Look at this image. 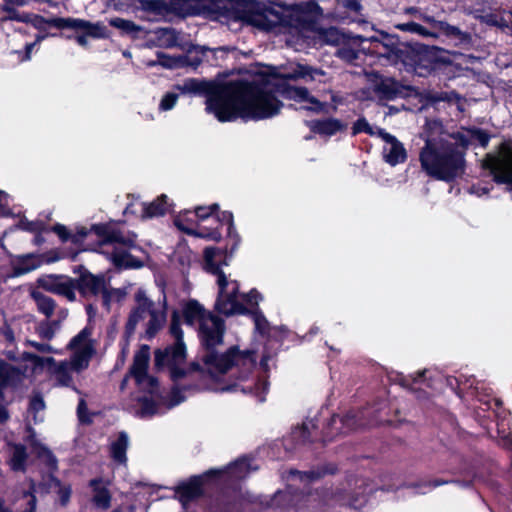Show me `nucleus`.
Here are the masks:
<instances>
[{
  "instance_id": "obj_1",
  "label": "nucleus",
  "mask_w": 512,
  "mask_h": 512,
  "mask_svg": "<svg viewBox=\"0 0 512 512\" xmlns=\"http://www.w3.org/2000/svg\"><path fill=\"white\" fill-rule=\"evenodd\" d=\"M182 94L206 95V111L220 122L263 120L279 114L283 106L261 85L247 81L217 86L212 82L188 79L175 87Z\"/></svg>"
},
{
  "instance_id": "obj_2",
  "label": "nucleus",
  "mask_w": 512,
  "mask_h": 512,
  "mask_svg": "<svg viewBox=\"0 0 512 512\" xmlns=\"http://www.w3.org/2000/svg\"><path fill=\"white\" fill-rule=\"evenodd\" d=\"M226 331L225 322L216 315L204 317L198 327L201 343L200 359L203 369L212 377L231 372L241 382H245L255 367L254 353L249 350L240 351L231 346L221 351Z\"/></svg>"
},
{
  "instance_id": "obj_3",
  "label": "nucleus",
  "mask_w": 512,
  "mask_h": 512,
  "mask_svg": "<svg viewBox=\"0 0 512 512\" xmlns=\"http://www.w3.org/2000/svg\"><path fill=\"white\" fill-rule=\"evenodd\" d=\"M422 171L429 177L452 182L461 177L466 168L465 156L452 133L429 134L419 152Z\"/></svg>"
},
{
  "instance_id": "obj_4",
  "label": "nucleus",
  "mask_w": 512,
  "mask_h": 512,
  "mask_svg": "<svg viewBox=\"0 0 512 512\" xmlns=\"http://www.w3.org/2000/svg\"><path fill=\"white\" fill-rule=\"evenodd\" d=\"M90 337L91 329L85 327L70 340L68 348L73 352L68 360L56 361L53 357H40L32 353H25L24 359L35 367L47 365L54 386L74 388L73 374H79L87 369L95 353Z\"/></svg>"
},
{
  "instance_id": "obj_5",
  "label": "nucleus",
  "mask_w": 512,
  "mask_h": 512,
  "mask_svg": "<svg viewBox=\"0 0 512 512\" xmlns=\"http://www.w3.org/2000/svg\"><path fill=\"white\" fill-rule=\"evenodd\" d=\"M101 238L99 252L107 255L114 266L121 269L144 267L148 254L136 245V234L125 232L114 224H95L91 228Z\"/></svg>"
},
{
  "instance_id": "obj_6",
  "label": "nucleus",
  "mask_w": 512,
  "mask_h": 512,
  "mask_svg": "<svg viewBox=\"0 0 512 512\" xmlns=\"http://www.w3.org/2000/svg\"><path fill=\"white\" fill-rule=\"evenodd\" d=\"M278 0H244L242 19L264 31L295 35L305 23L294 10L280 6Z\"/></svg>"
},
{
  "instance_id": "obj_7",
  "label": "nucleus",
  "mask_w": 512,
  "mask_h": 512,
  "mask_svg": "<svg viewBox=\"0 0 512 512\" xmlns=\"http://www.w3.org/2000/svg\"><path fill=\"white\" fill-rule=\"evenodd\" d=\"M278 0H244L242 19L264 31L295 35L305 23L294 10L280 6Z\"/></svg>"
},
{
  "instance_id": "obj_8",
  "label": "nucleus",
  "mask_w": 512,
  "mask_h": 512,
  "mask_svg": "<svg viewBox=\"0 0 512 512\" xmlns=\"http://www.w3.org/2000/svg\"><path fill=\"white\" fill-rule=\"evenodd\" d=\"M132 307L126 325L125 334L131 336L138 326L144 330V338L152 339L164 327L167 321V298L163 292L162 298L154 302L144 288H138L134 293Z\"/></svg>"
},
{
  "instance_id": "obj_9",
  "label": "nucleus",
  "mask_w": 512,
  "mask_h": 512,
  "mask_svg": "<svg viewBox=\"0 0 512 512\" xmlns=\"http://www.w3.org/2000/svg\"><path fill=\"white\" fill-rule=\"evenodd\" d=\"M353 479H348L336 487L315 492H307L296 503L299 512H326L330 507H349L361 509L366 504V496L362 491L353 490Z\"/></svg>"
},
{
  "instance_id": "obj_10",
  "label": "nucleus",
  "mask_w": 512,
  "mask_h": 512,
  "mask_svg": "<svg viewBox=\"0 0 512 512\" xmlns=\"http://www.w3.org/2000/svg\"><path fill=\"white\" fill-rule=\"evenodd\" d=\"M227 255L220 249L207 247L204 250V268L216 275L219 287L218 297L215 302V310L225 316L235 313H244L245 309L237 299L239 284L235 280H228L220 270L221 265H227Z\"/></svg>"
},
{
  "instance_id": "obj_11",
  "label": "nucleus",
  "mask_w": 512,
  "mask_h": 512,
  "mask_svg": "<svg viewBox=\"0 0 512 512\" xmlns=\"http://www.w3.org/2000/svg\"><path fill=\"white\" fill-rule=\"evenodd\" d=\"M218 209L219 205L216 203L207 207L199 206L195 209V215L201 222L210 221L211 223H215L216 227H208L199 224L195 229L187 228L182 225L180 218H176L174 220V223L180 230L186 232L188 235H193L196 237L206 238L214 241H219L222 237V234L219 231V226L227 225L228 236L238 241L239 237L234 227L233 214L229 211H222L220 213H216Z\"/></svg>"
},
{
  "instance_id": "obj_12",
  "label": "nucleus",
  "mask_w": 512,
  "mask_h": 512,
  "mask_svg": "<svg viewBox=\"0 0 512 512\" xmlns=\"http://www.w3.org/2000/svg\"><path fill=\"white\" fill-rule=\"evenodd\" d=\"M482 168L489 171L497 184H505L512 190V144L503 142L487 153L482 160Z\"/></svg>"
},
{
  "instance_id": "obj_13",
  "label": "nucleus",
  "mask_w": 512,
  "mask_h": 512,
  "mask_svg": "<svg viewBox=\"0 0 512 512\" xmlns=\"http://www.w3.org/2000/svg\"><path fill=\"white\" fill-rule=\"evenodd\" d=\"M366 42H369L370 45L368 47L363 46V51L367 50L380 59H386L391 64L404 62L405 50L396 36L381 34L367 39Z\"/></svg>"
},
{
  "instance_id": "obj_14",
  "label": "nucleus",
  "mask_w": 512,
  "mask_h": 512,
  "mask_svg": "<svg viewBox=\"0 0 512 512\" xmlns=\"http://www.w3.org/2000/svg\"><path fill=\"white\" fill-rule=\"evenodd\" d=\"M186 358V346L184 341H176L173 345L168 346L165 350H157L155 352V366L158 368L168 366L170 377L177 382L184 377L185 371L180 367Z\"/></svg>"
},
{
  "instance_id": "obj_15",
  "label": "nucleus",
  "mask_w": 512,
  "mask_h": 512,
  "mask_svg": "<svg viewBox=\"0 0 512 512\" xmlns=\"http://www.w3.org/2000/svg\"><path fill=\"white\" fill-rule=\"evenodd\" d=\"M420 19L427 24L426 30L431 32V39H436L440 35H444L453 40L456 45L467 48L472 44V36L468 32L460 30L458 27L449 23L437 20L433 16L419 13Z\"/></svg>"
},
{
  "instance_id": "obj_16",
  "label": "nucleus",
  "mask_w": 512,
  "mask_h": 512,
  "mask_svg": "<svg viewBox=\"0 0 512 512\" xmlns=\"http://www.w3.org/2000/svg\"><path fill=\"white\" fill-rule=\"evenodd\" d=\"M79 277L75 279V290L77 289L84 297L102 294L103 305L109 308L110 295L106 289V280L103 275H94L85 267L79 266Z\"/></svg>"
},
{
  "instance_id": "obj_17",
  "label": "nucleus",
  "mask_w": 512,
  "mask_h": 512,
  "mask_svg": "<svg viewBox=\"0 0 512 512\" xmlns=\"http://www.w3.org/2000/svg\"><path fill=\"white\" fill-rule=\"evenodd\" d=\"M258 470V466L252 463V459L244 456L238 458L233 463L219 469H211L206 475L222 477L228 483H235L245 479L251 472Z\"/></svg>"
},
{
  "instance_id": "obj_18",
  "label": "nucleus",
  "mask_w": 512,
  "mask_h": 512,
  "mask_svg": "<svg viewBox=\"0 0 512 512\" xmlns=\"http://www.w3.org/2000/svg\"><path fill=\"white\" fill-rule=\"evenodd\" d=\"M137 8L145 13L149 21L158 22L179 12L178 0H135Z\"/></svg>"
},
{
  "instance_id": "obj_19",
  "label": "nucleus",
  "mask_w": 512,
  "mask_h": 512,
  "mask_svg": "<svg viewBox=\"0 0 512 512\" xmlns=\"http://www.w3.org/2000/svg\"><path fill=\"white\" fill-rule=\"evenodd\" d=\"M38 284L47 292L63 296L71 302L76 300L75 279L71 277L51 274L39 278Z\"/></svg>"
},
{
  "instance_id": "obj_20",
  "label": "nucleus",
  "mask_w": 512,
  "mask_h": 512,
  "mask_svg": "<svg viewBox=\"0 0 512 512\" xmlns=\"http://www.w3.org/2000/svg\"><path fill=\"white\" fill-rule=\"evenodd\" d=\"M377 136L384 142L382 156L387 164L394 167L406 161L407 151L403 143L394 135L386 132L382 128H377Z\"/></svg>"
},
{
  "instance_id": "obj_21",
  "label": "nucleus",
  "mask_w": 512,
  "mask_h": 512,
  "mask_svg": "<svg viewBox=\"0 0 512 512\" xmlns=\"http://www.w3.org/2000/svg\"><path fill=\"white\" fill-rule=\"evenodd\" d=\"M51 26L58 29L84 31L87 35L92 37L103 36V31L105 29L104 26L99 23L93 24L89 21L72 17H53L51 18Z\"/></svg>"
},
{
  "instance_id": "obj_22",
  "label": "nucleus",
  "mask_w": 512,
  "mask_h": 512,
  "mask_svg": "<svg viewBox=\"0 0 512 512\" xmlns=\"http://www.w3.org/2000/svg\"><path fill=\"white\" fill-rule=\"evenodd\" d=\"M325 75L326 73L322 69L300 63L293 64L280 73L283 80L296 81L301 79L304 82H323Z\"/></svg>"
},
{
  "instance_id": "obj_23",
  "label": "nucleus",
  "mask_w": 512,
  "mask_h": 512,
  "mask_svg": "<svg viewBox=\"0 0 512 512\" xmlns=\"http://www.w3.org/2000/svg\"><path fill=\"white\" fill-rule=\"evenodd\" d=\"M287 98L298 101L307 102L310 105L303 106V108L316 112V113H330V110H335L334 106L328 105L318 101L315 97L311 96L308 89L305 87L287 86L285 89Z\"/></svg>"
},
{
  "instance_id": "obj_24",
  "label": "nucleus",
  "mask_w": 512,
  "mask_h": 512,
  "mask_svg": "<svg viewBox=\"0 0 512 512\" xmlns=\"http://www.w3.org/2000/svg\"><path fill=\"white\" fill-rule=\"evenodd\" d=\"M452 135L462 149L464 156L470 145L477 142L481 147L485 148L490 141V135L485 130L476 127L462 128L453 132Z\"/></svg>"
},
{
  "instance_id": "obj_25",
  "label": "nucleus",
  "mask_w": 512,
  "mask_h": 512,
  "mask_svg": "<svg viewBox=\"0 0 512 512\" xmlns=\"http://www.w3.org/2000/svg\"><path fill=\"white\" fill-rule=\"evenodd\" d=\"M364 414L361 413L360 415L350 411L345 416L339 417L337 415H333L328 423L327 426V432L324 434L322 440L323 442L330 441L332 439L333 430L338 431V424H341V429L344 433L354 430L360 426H363L365 423L363 421Z\"/></svg>"
},
{
  "instance_id": "obj_26",
  "label": "nucleus",
  "mask_w": 512,
  "mask_h": 512,
  "mask_svg": "<svg viewBox=\"0 0 512 512\" xmlns=\"http://www.w3.org/2000/svg\"><path fill=\"white\" fill-rule=\"evenodd\" d=\"M373 91L381 101H391L403 97L406 88L393 78H380L374 85Z\"/></svg>"
},
{
  "instance_id": "obj_27",
  "label": "nucleus",
  "mask_w": 512,
  "mask_h": 512,
  "mask_svg": "<svg viewBox=\"0 0 512 512\" xmlns=\"http://www.w3.org/2000/svg\"><path fill=\"white\" fill-rule=\"evenodd\" d=\"M27 368L0 362V394L6 388H16L26 377Z\"/></svg>"
},
{
  "instance_id": "obj_28",
  "label": "nucleus",
  "mask_w": 512,
  "mask_h": 512,
  "mask_svg": "<svg viewBox=\"0 0 512 512\" xmlns=\"http://www.w3.org/2000/svg\"><path fill=\"white\" fill-rule=\"evenodd\" d=\"M318 425L315 419L305 420L300 427H296L290 435L291 441L296 445H305L318 437Z\"/></svg>"
},
{
  "instance_id": "obj_29",
  "label": "nucleus",
  "mask_w": 512,
  "mask_h": 512,
  "mask_svg": "<svg viewBox=\"0 0 512 512\" xmlns=\"http://www.w3.org/2000/svg\"><path fill=\"white\" fill-rule=\"evenodd\" d=\"M366 41L367 38L357 35L352 38L351 43H346L344 41L336 50L335 55L347 63L356 64V61L360 57V49L355 46H360Z\"/></svg>"
},
{
  "instance_id": "obj_30",
  "label": "nucleus",
  "mask_w": 512,
  "mask_h": 512,
  "mask_svg": "<svg viewBox=\"0 0 512 512\" xmlns=\"http://www.w3.org/2000/svg\"><path fill=\"white\" fill-rule=\"evenodd\" d=\"M269 383L267 380L262 379L258 380L257 383H250V384H234L227 386L223 390L225 391H238L240 390L244 394H252L254 395L259 402L265 401V395L268 391Z\"/></svg>"
},
{
  "instance_id": "obj_31",
  "label": "nucleus",
  "mask_w": 512,
  "mask_h": 512,
  "mask_svg": "<svg viewBox=\"0 0 512 512\" xmlns=\"http://www.w3.org/2000/svg\"><path fill=\"white\" fill-rule=\"evenodd\" d=\"M202 479L200 476L192 477L188 482H183L176 488V493L182 503L192 501L201 495Z\"/></svg>"
},
{
  "instance_id": "obj_32",
  "label": "nucleus",
  "mask_w": 512,
  "mask_h": 512,
  "mask_svg": "<svg viewBox=\"0 0 512 512\" xmlns=\"http://www.w3.org/2000/svg\"><path fill=\"white\" fill-rule=\"evenodd\" d=\"M149 363V352L148 348H143L138 351L134 356L133 365L130 369L132 376L135 378L138 386H143Z\"/></svg>"
},
{
  "instance_id": "obj_33",
  "label": "nucleus",
  "mask_w": 512,
  "mask_h": 512,
  "mask_svg": "<svg viewBox=\"0 0 512 512\" xmlns=\"http://www.w3.org/2000/svg\"><path fill=\"white\" fill-rule=\"evenodd\" d=\"M168 209L167 196L163 194L150 203L144 202L141 204V218L151 219L160 217L165 215Z\"/></svg>"
},
{
  "instance_id": "obj_34",
  "label": "nucleus",
  "mask_w": 512,
  "mask_h": 512,
  "mask_svg": "<svg viewBox=\"0 0 512 512\" xmlns=\"http://www.w3.org/2000/svg\"><path fill=\"white\" fill-rule=\"evenodd\" d=\"M309 126L313 132L326 136H332L346 127L345 124L335 118L313 120Z\"/></svg>"
},
{
  "instance_id": "obj_35",
  "label": "nucleus",
  "mask_w": 512,
  "mask_h": 512,
  "mask_svg": "<svg viewBox=\"0 0 512 512\" xmlns=\"http://www.w3.org/2000/svg\"><path fill=\"white\" fill-rule=\"evenodd\" d=\"M208 315L213 314L207 312L204 307L194 299H190L183 308L185 322L189 325H193L196 321L200 324L202 319Z\"/></svg>"
},
{
  "instance_id": "obj_36",
  "label": "nucleus",
  "mask_w": 512,
  "mask_h": 512,
  "mask_svg": "<svg viewBox=\"0 0 512 512\" xmlns=\"http://www.w3.org/2000/svg\"><path fill=\"white\" fill-rule=\"evenodd\" d=\"M30 296L35 302L39 313L43 314L46 318H50L54 314L57 307L54 299L36 289L30 292Z\"/></svg>"
},
{
  "instance_id": "obj_37",
  "label": "nucleus",
  "mask_w": 512,
  "mask_h": 512,
  "mask_svg": "<svg viewBox=\"0 0 512 512\" xmlns=\"http://www.w3.org/2000/svg\"><path fill=\"white\" fill-rule=\"evenodd\" d=\"M42 257L36 254H27L19 257L17 263L14 265L15 275H24L37 268L42 264Z\"/></svg>"
},
{
  "instance_id": "obj_38",
  "label": "nucleus",
  "mask_w": 512,
  "mask_h": 512,
  "mask_svg": "<svg viewBox=\"0 0 512 512\" xmlns=\"http://www.w3.org/2000/svg\"><path fill=\"white\" fill-rule=\"evenodd\" d=\"M129 446L128 434L124 431L120 432L118 438L111 444V456L114 461L125 464L127 461L126 452Z\"/></svg>"
},
{
  "instance_id": "obj_39",
  "label": "nucleus",
  "mask_w": 512,
  "mask_h": 512,
  "mask_svg": "<svg viewBox=\"0 0 512 512\" xmlns=\"http://www.w3.org/2000/svg\"><path fill=\"white\" fill-rule=\"evenodd\" d=\"M27 451L22 444H13L10 450V467L13 471L24 472L26 469Z\"/></svg>"
},
{
  "instance_id": "obj_40",
  "label": "nucleus",
  "mask_w": 512,
  "mask_h": 512,
  "mask_svg": "<svg viewBox=\"0 0 512 512\" xmlns=\"http://www.w3.org/2000/svg\"><path fill=\"white\" fill-rule=\"evenodd\" d=\"M159 46L172 48L180 45L181 33L174 28H160L156 31Z\"/></svg>"
},
{
  "instance_id": "obj_41",
  "label": "nucleus",
  "mask_w": 512,
  "mask_h": 512,
  "mask_svg": "<svg viewBox=\"0 0 512 512\" xmlns=\"http://www.w3.org/2000/svg\"><path fill=\"white\" fill-rule=\"evenodd\" d=\"M99 480L93 479L90 481V485L94 489L93 503L96 507L106 510L110 507L111 495L108 489L99 487Z\"/></svg>"
},
{
  "instance_id": "obj_42",
  "label": "nucleus",
  "mask_w": 512,
  "mask_h": 512,
  "mask_svg": "<svg viewBox=\"0 0 512 512\" xmlns=\"http://www.w3.org/2000/svg\"><path fill=\"white\" fill-rule=\"evenodd\" d=\"M396 29L410 34H415L421 38L431 39V32L426 30V26L419 24L414 21H408L403 23H397L394 25Z\"/></svg>"
},
{
  "instance_id": "obj_43",
  "label": "nucleus",
  "mask_w": 512,
  "mask_h": 512,
  "mask_svg": "<svg viewBox=\"0 0 512 512\" xmlns=\"http://www.w3.org/2000/svg\"><path fill=\"white\" fill-rule=\"evenodd\" d=\"M319 40L323 44L340 46L345 41V35L337 28L330 27L319 32Z\"/></svg>"
},
{
  "instance_id": "obj_44",
  "label": "nucleus",
  "mask_w": 512,
  "mask_h": 512,
  "mask_svg": "<svg viewBox=\"0 0 512 512\" xmlns=\"http://www.w3.org/2000/svg\"><path fill=\"white\" fill-rule=\"evenodd\" d=\"M110 25L114 28L121 30L123 33L136 36L142 31V27L135 24L131 20H126L120 17L112 18L109 21Z\"/></svg>"
},
{
  "instance_id": "obj_45",
  "label": "nucleus",
  "mask_w": 512,
  "mask_h": 512,
  "mask_svg": "<svg viewBox=\"0 0 512 512\" xmlns=\"http://www.w3.org/2000/svg\"><path fill=\"white\" fill-rule=\"evenodd\" d=\"M3 16L0 18V21L2 23V27L4 28L5 25L9 24L11 21H18L26 23L28 19V14H20L17 12L13 7L9 5H5L2 8Z\"/></svg>"
},
{
  "instance_id": "obj_46",
  "label": "nucleus",
  "mask_w": 512,
  "mask_h": 512,
  "mask_svg": "<svg viewBox=\"0 0 512 512\" xmlns=\"http://www.w3.org/2000/svg\"><path fill=\"white\" fill-rule=\"evenodd\" d=\"M157 58H158L157 61L149 62L148 65L154 66L156 64H159V65H161L165 68H169V69L176 68V67L183 65L182 57H171L164 53H157Z\"/></svg>"
},
{
  "instance_id": "obj_47",
  "label": "nucleus",
  "mask_w": 512,
  "mask_h": 512,
  "mask_svg": "<svg viewBox=\"0 0 512 512\" xmlns=\"http://www.w3.org/2000/svg\"><path fill=\"white\" fill-rule=\"evenodd\" d=\"M452 482H454V481L453 480H444V479H435L433 481L418 482L416 484H413L412 487L417 489V493L425 494V493H427V491H430L433 488H436V487H439L442 485H446V484H451Z\"/></svg>"
},
{
  "instance_id": "obj_48",
  "label": "nucleus",
  "mask_w": 512,
  "mask_h": 512,
  "mask_svg": "<svg viewBox=\"0 0 512 512\" xmlns=\"http://www.w3.org/2000/svg\"><path fill=\"white\" fill-rule=\"evenodd\" d=\"M250 313L252 315L256 331L261 335H266L269 330V322L263 313L258 308L253 309Z\"/></svg>"
},
{
  "instance_id": "obj_49",
  "label": "nucleus",
  "mask_w": 512,
  "mask_h": 512,
  "mask_svg": "<svg viewBox=\"0 0 512 512\" xmlns=\"http://www.w3.org/2000/svg\"><path fill=\"white\" fill-rule=\"evenodd\" d=\"M236 296H237V299H238L239 303H241V305L245 309V312L243 314H246L248 312V310L243 305L242 301L246 302L248 305L253 307V306H257L259 301L262 300L261 294L257 290H255V289H252L249 293L242 294V295H240L239 291H238ZM236 314L237 313H235L234 315H236Z\"/></svg>"
},
{
  "instance_id": "obj_50",
  "label": "nucleus",
  "mask_w": 512,
  "mask_h": 512,
  "mask_svg": "<svg viewBox=\"0 0 512 512\" xmlns=\"http://www.w3.org/2000/svg\"><path fill=\"white\" fill-rule=\"evenodd\" d=\"M377 128L371 126L365 118H359L352 127V134L366 133L370 136H377Z\"/></svg>"
},
{
  "instance_id": "obj_51",
  "label": "nucleus",
  "mask_w": 512,
  "mask_h": 512,
  "mask_svg": "<svg viewBox=\"0 0 512 512\" xmlns=\"http://www.w3.org/2000/svg\"><path fill=\"white\" fill-rule=\"evenodd\" d=\"M290 476L292 479L308 484L319 479L321 477V473L319 471L300 472L297 470H291Z\"/></svg>"
},
{
  "instance_id": "obj_52",
  "label": "nucleus",
  "mask_w": 512,
  "mask_h": 512,
  "mask_svg": "<svg viewBox=\"0 0 512 512\" xmlns=\"http://www.w3.org/2000/svg\"><path fill=\"white\" fill-rule=\"evenodd\" d=\"M179 99V93H176L174 91L167 92L163 95L160 103H159V110L160 111H170L172 110L177 101Z\"/></svg>"
},
{
  "instance_id": "obj_53",
  "label": "nucleus",
  "mask_w": 512,
  "mask_h": 512,
  "mask_svg": "<svg viewBox=\"0 0 512 512\" xmlns=\"http://www.w3.org/2000/svg\"><path fill=\"white\" fill-rule=\"evenodd\" d=\"M157 413V406L154 401L146 397L140 399L139 414L141 417H151Z\"/></svg>"
},
{
  "instance_id": "obj_54",
  "label": "nucleus",
  "mask_w": 512,
  "mask_h": 512,
  "mask_svg": "<svg viewBox=\"0 0 512 512\" xmlns=\"http://www.w3.org/2000/svg\"><path fill=\"white\" fill-rule=\"evenodd\" d=\"M170 334L176 341H183V331L181 329V323L177 311H174L171 317V323L169 327Z\"/></svg>"
},
{
  "instance_id": "obj_55",
  "label": "nucleus",
  "mask_w": 512,
  "mask_h": 512,
  "mask_svg": "<svg viewBox=\"0 0 512 512\" xmlns=\"http://www.w3.org/2000/svg\"><path fill=\"white\" fill-rule=\"evenodd\" d=\"M26 23H30L34 28L42 31L45 30L48 26H51V18L45 19L42 16L35 14H28V19Z\"/></svg>"
},
{
  "instance_id": "obj_56",
  "label": "nucleus",
  "mask_w": 512,
  "mask_h": 512,
  "mask_svg": "<svg viewBox=\"0 0 512 512\" xmlns=\"http://www.w3.org/2000/svg\"><path fill=\"white\" fill-rule=\"evenodd\" d=\"M37 333L42 339L47 341L53 339L55 336V331L45 321L39 323Z\"/></svg>"
},
{
  "instance_id": "obj_57",
  "label": "nucleus",
  "mask_w": 512,
  "mask_h": 512,
  "mask_svg": "<svg viewBox=\"0 0 512 512\" xmlns=\"http://www.w3.org/2000/svg\"><path fill=\"white\" fill-rule=\"evenodd\" d=\"M77 415L82 423H90L91 418L87 413V404L84 399H80L78 406H77Z\"/></svg>"
},
{
  "instance_id": "obj_58",
  "label": "nucleus",
  "mask_w": 512,
  "mask_h": 512,
  "mask_svg": "<svg viewBox=\"0 0 512 512\" xmlns=\"http://www.w3.org/2000/svg\"><path fill=\"white\" fill-rule=\"evenodd\" d=\"M185 397L181 395V390L178 387H174L171 391L169 407H175L182 403Z\"/></svg>"
},
{
  "instance_id": "obj_59",
  "label": "nucleus",
  "mask_w": 512,
  "mask_h": 512,
  "mask_svg": "<svg viewBox=\"0 0 512 512\" xmlns=\"http://www.w3.org/2000/svg\"><path fill=\"white\" fill-rule=\"evenodd\" d=\"M45 408V403L43 398L40 395H34L30 400V410L33 412L43 411Z\"/></svg>"
},
{
  "instance_id": "obj_60",
  "label": "nucleus",
  "mask_w": 512,
  "mask_h": 512,
  "mask_svg": "<svg viewBox=\"0 0 512 512\" xmlns=\"http://www.w3.org/2000/svg\"><path fill=\"white\" fill-rule=\"evenodd\" d=\"M28 344L41 353H55V349L48 343L28 341Z\"/></svg>"
},
{
  "instance_id": "obj_61",
  "label": "nucleus",
  "mask_w": 512,
  "mask_h": 512,
  "mask_svg": "<svg viewBox=\"0 0 512 512\" xmlns=\"http://www.w3.org/2000/svg\"><path fill=\"white\" fill-rule=\"evenodd\" d=\"M158 385L156 378L146 375V379L143 386H139L141 389L147 390L149 393H154Z\"/></svg>"
},
{
  "instance_id": "obj_62",
  "label": "nucleus",
  "mask_w": 512,
  "mask_h": 512,
  "mask_svg": "<svg viewBox=\"0 0 512 512\" xmlns=\"http://www.w3.org/2000/svg\"><path fill=\"white\" fill-rule=\"evenodd\" d=\"M339 3L346 9L353 12H359L361 9V4L358 0H339Z\"/></svg>"
},
{
  "instance_id": "obj_63",
  "label": "nucleus",
  "mask_w": 512,
  "mask_h": 512,
  "mask_svg": "<svg viewBox=\"0 0 512 512\" xmlns=\"http://www.w3.org/2000/svg\"><path fill=\"white\" fill-rule=\"evenodd\" d=\"M10 213L8 208V195L0 191V215L7 216Z\"/></svg>"
},
{
  "instance_id": "obj_64",
  "label": "nucleus",
  "mask_w": 512,
  "mask_h": 512,
  "mask_svg": "<svg viewBox=\"0 0 512 512\" xmlns=\"http://www.w3.org/2000/svg\"><path fill=\"white\" fill-rule=\"evenodd\" d=\"M480 20L490 26H499V19L495 14L487 13L485 15L480 16Z\"/></svg>"
}]
</instances>
